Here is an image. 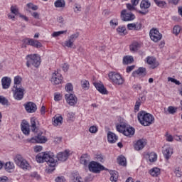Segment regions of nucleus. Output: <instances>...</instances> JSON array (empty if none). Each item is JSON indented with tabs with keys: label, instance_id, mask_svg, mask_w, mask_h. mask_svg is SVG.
Wrapping results in <instances>:
<instances>
[{
	"label": "nucleus",
	"instance_id": "obj_43",
	"mask_svg": "<svg viewBox=\"0 0 182 182\" xmlns=\"http://www.w3.org/2000/svg\"><path fill=\"white\" fill-rule=\"evenodd\" d=\"M181 31V27L178 25L174 26L173 28V33L177 36Z\"/></svg>",
	"mask_w": 182,
	"mask_h": 182
},
{
	"label": "nucleus",
	"instance_id": "obj_46",
	"mask_svg": "<svg viewBox=\"0 0 182 182\" xmlns=\"http://www.w3.org/2000/svg\"><path fill=\"white\" fill-rule=\"evenodd\" d=\"M149 159L151 163H154V161H156V160H157V154H156L155 153H151L149 154Z\"/></svg>",
	"mask_w": 182,
	"mask_h": 182
},
{
	"label": "nucleus",
	"instance_id": "obj_2",
	"mask_svg": "<svg viewBox=\"0 0 182 182\" xmlns=\"http://www.w3.org/2000/svg\"><path fill=\"white\" fill-rule=\"evenodd\" d=\"M137 117L142 126H150L154 123V117L146 111H140L138 113Z\"/></svg>",
	"mask_w": 182,
	"mask_h": 182
},
{
	"label": "nucleus",
	"instance_id": "obj_8",
	"mask_svg": "<svg viewBox=\"0 0 182 182\" xmlns=\"http://www.w3.org/2000/svg\"><path fill=\"white\" fill-rule=\"evenodd\" d=\"M151 6V4L149 0H142L140 4L141 10L138 12L141 15H147L149 14V8Z\"/></svg>",
	"mask_w": 182,
	"mask_h": 182
},
{
	"label": "nucleus",
	"instance_id": "obj_56",
	"mask_svg": "<svg viewBox=\"0 0 182 182\" xmlns=\"http://www.w3.org/2000/svg\"><path fill=\"white\" fill-rule=\"evenodd\" d=\"M32 39L33 38H26L22 40L23 43H25L26 45H30L32 42Z\"/></svg>",
	"mask_w": 182,
	"mask_h": 182
},
{
	"label": "nucleus",
	"instance_id": "obj_24",
	"mask_svg": "<svg viewBox=\"0 0 182 182\" xmlns=\"http://www.w3.org/2000/svg\"><path fill=\"white\" fill-rule=\"evenodd\" d=\"M117 136L116 135V134L112 132H109L107 133V140L109 141V143H116V141H117Z\"/></svg>",
	"mask_w": 182,
	"mask_h": 182
},
{
	"label": "nucleus",
	"instance_id": "obj_59",
	"mask_svg": "<svg viewBox=\"0 0 182 182\" xmlns=\"http://www.w3.org/2000/svg\"><path fill=\"white\" fill-rule=\"evenodd\" d=\"M54 100L55 102H59L60 100H62V96H60V94H55Z\"/></svg>",
	"mask_w": 182,
	"mask_h": 182
},
{
	"label": "nucleus",
	"instance_id": "obj_44",
	"mask_svg": "<svg viewBox=\"0 0 182 182\" xmlns=\"http://www.w3.org/2000/svg\"><path fill=\"white\" fill-rule=\"evenodd\" d=\"M22 82V78L20 76H16L14 77V86H21V82Z\"/></svg>",
	"mask_w": 182,
	"mask_h": 182
},
{
	"label": "nucleus",
	"instance_id": "obj_16",
	"mask_svg": "<svg viewBox=\"0 0 182 182\" xmlns=\"http://www.w3.org/2000/svg\"><path fill=\"white\" fill-rule=\"evenodd\" d=\"M69 158V151L65 150L64 152L57 154L56 159L58 161H66Z\"/></svg>",
	"mask_w": 182,
	"mask_h": 182
},
{
	"label": "nucleus",
	"instance_id": "obj_28",
	"mask_svg": "<svg viewBox=\"0 0 182 182\" xmlns=\"http://www.w3.org/2000/svg\"><path fill=\"white\" fill-rule=\"evenodd\" d=\"M163 154L165 156V159L166 160H168V159H170V157H171V155L173 154V149L171 147H166L163 151Z\"/></svg>",
	"mask_w": 182,
	"mask_h": 182
},
{
	"label": "nucleus",
	"instance_id": "obj_52",
	"mask_svg": "<svg viewBox=\"0 0 182 182\" xmlns=\"http://www.w3.org/2000/svg\"><path fill=\"white\" fill-rule=\"evenodd\" d=\"M168 112L170 113V114H174V113H176L177 112V108L170 106L168 107Z\"/></svg>",
	"mask_w": 182,
	"mask_h": 182
},
{
	"label": "nucleus",
	"instance_id": "obj_34",
	"mask_svg": "<svg viewBox=\"0 0 182 182\" xmlns=\"http://www.w3.org/2000/svg\"><path fill=\"white\" fill-rule=\"evenodd\" d=\"M54 5L55 8H65L66 6V2L65 0H57L55 1Z\"/></svg>",
	"mask_w": 182,
	"mask_h": 182
},
{
	"label": "nucleus",
	"instance_id": "obj_6",
	"mask_svg": "<svg viewBox=\"0 0 182 182\" xmlns=\"http://www.w3.org/2000/svg\"><path fill=\"white\" fill-rule=\"evenodd\" d=\"M88 168L90 171L92 173H95V174H99L100 171H102V170H105V166H103L102 164L92 161L90 162L88 164Z\"/></svg>",
	"mask_w": 182,
	"mask_h": 182
},
{
	"label": "nucleus",
	"instance_id": "obj_31",
	"mask_svg": "<svg viewBox=\"0 0 182 182\" xmlns=\"http://www.w3.org/2000/svg\"><path fill=\"white\" fill-rule=\"evenodd\" d=\"M109 173H110V181H112V182H116L117 181V178H119V173H117V171H109Z\"/></svg>",
	"mask_w": 182,
	"mask_h": 182
},
{
	"label": "nucleus",
	"instance_id": "obj_23",
	"mask_svg": "<svg viewBox=\"0 0 182 182\" xmlns=\"http://www.w3.org/2000/svg\"><path fill=\"white\" fill-rule=\"evenodd\" d=\"M31 129L33 133H38L39 132V128L36 127V118L32 117L31 119Z\"/></svg>",
	"mask_w": 182,
	"mask_h": 182
},
{
	"label": "nucleus",
	"instance_id": "obj_35",
	"mask_svg": "<svg viewBox=\"0 0 182 182\" xmlns=\"http://www.w3.org/2000/svg\"><path fill=\"white\" fill-rule=\"evenodd\" d=\"M30 46L39 49L40 48H42V43L38 40L32 39Z\"/></svg>",
	"mask_w": 182,
	"mask_h": 182
},
{
	"label": "nucleus",
	"instance_id": "obj_55",
	"mask_svg": "<svg viewBox=\"0 0 182 182\" xmlns=\"http://www.w3.org/2000/svg\"><path fill=\"white\" fill-rule=\"evenodd\" d=\"M65 90L66 92H72V90H73V85H72V83H68L66 85Z\"/></svg>",
	"mask_w": 182,
	"mask_h": 182
},
{
	"label": "nucleus",
	"instance_id": "obj_1",
	"mask_svg": "<svg viewBox=\"0 0 182 182\" xmlns=\"http://www.w3.org/2000/svg\"><path fill=\"white\" fill-rule=\"evenodd\" d=\"M36 160L37 163H45L50 167H55L58 164V159H55V155L51 152H41L36 155Z\"/></svg>",
	"mask_w": 182,
	"mask_h": 182
},
{
	"label": "nucleus",
	"instance_id": "obj_45",
	"mask_svg": "<svg viewBox=\"0 0 182 182\" xmlns=\"http://www.w3.org/2000/svg\"><path fill=\"white\" fill-rule=\"evenodd\" d=\"M67 32H68V30L56 31V32L53 33L52 36H53V38H56L58 36H60V35H63V33H66Z\"/></svg>",
	"mask_w": 182,
	"mask_h": 182
},
{
	"label": "nucleus",
	"instance_id": "obj_47",
	"mask_svg": "<svg viewBox=\"0 0 182 182\" xmlns=\"http://www.w3.org/2000/svg\"><path fill=\"white\" fill-rule=\"evenodd\" d=\"M155 4L157 5V6H159V8H163L164 6H166V1H160V0H154Z\"/></svg>",
	"mask_w": 182,
	"mask_h": 182
},
{
	"label": "nucleus",
	"instance_id": "obj_36",
	"mask_svg": "<svg viewBox=\"0 0 182 182\" xmlns=\"http://www.w3.org/2000/svg\"><path fill=\"white\" fill-rule=\"evenodd\" d=\"M63 120V117H62V116H55L53 121L54 126H59V124H62Z\"/></svg>",
	"mask_w": 182,
	"mask_h": 182
},
{
	"label": "nucleus",
	"instance_id": "obj_41",
	"mask_svg": "<svg viewBox=\"0 0 182 182\" xmlns=\"http://www.w3.org/2000/svg\"><path fill=\"white\" fill-rule=\"evenodd\" d=\"M23 158L21 155H17L14 158V161L17 166H19L23 161Z\"/></svg>",
	"mask_w": 182,
	"mask_h": 182
},
{
	"label": "nucleus",
	"instance_id": "obj_60",
	"mask_svg": "<svg viewBox=\"0 0 182 182\" xmlns=\"http://www.w3.org/2000/svg\"><path fill=\"white\" fill-rule=\"evenodd\" d=\"M35 153H39V151H42V146H36L34 147Z\"/></svg>",
	"mask_w": 182,
	"mask_h": 182
},
{
	"label": "nucleus",
	"instance_id": "obj_48",
	"mask_svg": "<svg viewBox=\"0 0 182 182\" xmlns=\"http://www.w3.org/2000/svg\"><path fill=\"white\" fill-rule=\"evenodd\" d=\"M73 41L68 38V40L65 41L64 46H66L67 48H73Z\"/></svg>",
	"mask_w": 182,
	"mask_h": 182
},
{
	"label": "nucleus",
	"instance_id": "obj_19",
	"mask_svg": "<svg viewBox=\"0 0 182 182\" xmlns=\"http://www.w3.org/2000/svg\"><path fill=\"white\" fill-rule=\"evenodd\" d=\"M21 131L25 134V136H29L31 134V126H29V123L24 122L21 124Z\"/></svg>",
	"mask_w": 182,
	"mask_h": 182
},
{
	"label": "nucleus",
	"instance_id": "obj_37",
	"mask_svg": "<svg viewBox=\"0 0 182 182\" xmlns=\"http://www.w3.org/2000/svg\"><path fill=\"white\" fill-rule=\"evenodd\" d=\"M4 167L6 171H9V173H11V170H14V168H15V165L14 164V163L9 161L6 163Z\"/></svg>",
	"mask_w": 182,
	"mask_h": 182
},
{
	"label": "nucleus",
	"instance_id": "obj_33",
	"mask_svg": "<svg viewBox=\"0 0 182 182\" xmlns=\"http://www.w3.org/2000/svg\"><path fill=\"white\" fill-rule=\"evenodd\" d=\"M140 48V44L138 42H134L129 46L131 52H137Z\"/></svg>",
	"mask_w": 182,
	"mask_h": 182
},
{
	"label": "nucleus",
	"instance_id": "obj_9",
	"mask_svg": "<svg viewBox=\"0 0 182 182\" xmlns=\"http://www.w3.org/2000/svg\"><path fill=\"white\" fill-rule=\"evenodd\" d=\"M42 134V132H39L37 136L28 139L27 141L28 143H46L48 139Z\"/></svg>",
	"mask_w": 182,
	"mask_h": 182
},
{
	"label": "nucleus",
	"instance_id": "obj_64",
	"mask_svg": "<svg viewBox=\"0 0 182 182\" xmlns=\"http://www.w3.org/2000/svg\"><path fill=\"white\" fill-rule=\"evenodd\" d=\"M55 181H56V182H63V176H58L55 179Z\"/></svg>",
	"mask_w": 182,
	"mask_h": 182
},
{
	"label": "nucleus",
	"instance_id": "obj_17",
	"mask_svg": "<svg viewBox=\"0 0 182 182\" xmlns=\"http://www.w3.org/2000/svg\"><path fill=\"white\" fill-rule=\"evenodd\" d=\"M93 85L100 93L102 95H107V90H106V87H105V85L102 83L94 82Z\"/></svg>",
	"mask_w": 182,
	"mask_h": 182
},
{
	"label": "nucleus",
	"instance_id": "obj_62",
	"mask_svg": "<svg viewBox=\"0 0 182 182\" xmlns=\"http://www.w3.org/2000/svg\"><path fill=\"white\" fill-rule=\"evenodd\" d=\"M9 179L8 178L7 176H1L0 177V181L1 182H6L8 181Z\"/></svg>",
	"mask_w": 182,
	"mask_h": 182
},
{
	"label": "nucleus",
	"instance_id": "obj_49",
	"mask_svg": "<svg viewBox=\"0 0 182 182\" xmlns=\"http://www.w3.org/2000/svg\"><path fill=\"white\" fill-rule=\"evenodd\" d=\"M79 38V33H75L74 34H72L70 37H69V40L71 41L72 42H75V41H76V39H77Z\"/></svg>",
	"mask_w": 182,
	"mask_h": 182
},
{
	"label": "nucleus",
	"instance_id": "obj_21",
	"mask_svg": "<svg viewBox=\"0 0 182 182\" xmlns=\"http://www.w3.org/2000/svg\"><path fill=\"white\" fill-rule=\"evenodd\" d=\"M127 29L129 31H140L141 29V23H129L127 24Z\"/></svg>",
	"mask_w": 182,
	"mask_h": 182
},
{
	"label": "nucleus",
	"instance_id": "obj_42",
	"mask_svg": "<svg viewBox=\"0 0 182 182\" xmlns=\"http://www.w3.org/2000/svg\"><path fill=\"white\" fill-rule=\"evenodd\" d=\"M89 81L86 80H81V86L84 90H89Z\"/></svg>",
	"mask_w": 182,
	"mask_h": 182
},
{
	"label": "nucleus",
	"instance_id": "obj_20",
	"mask_svg": "<svg viewBox=\"0 0 182 182\" xmlns=\"http://www.w3.org/2000/svg\"><path fill=\"white\" fill-rule=\"evenodd\" d=\"M11 80L9 77H4L1 79V85L3 89H9L11 86Z\"/></svg>",
	"mask_w": 182,
	"mask_h": 182
},
{
	"label": "nucleus",
	"instance_id": "obj_3",
	"mask_svg": "<svg viewBox=\"0 0 182 182\" xmlns=\"http://www.w3.org/2000/svg\"><path fill=\"white\" fill-rule=\"evenodd\" d=\"M26 66L27 68H31V65L34 66V68H38L41 65V57L38 54H29L26 57Z\"/></svg>",
	"mask_w": 182,
	"mask_h": 182
},
{
	"label": "nucleus",
	"instance_id": "obj_39",
	"mask_svg": "<svg viewBox=\"0 0 182 182\" xmlns=\"http://www.w3.org/2000/svg\"><path fill=\"white\" fill-rule=\"evenodd\" d=\"M71 180L73 182H83L82 181V177H80L78 174L76 173L72 174Z\"/></svg>",
	"mask_w": 182,
	"mask_h": 182
},
{
	"label": "nucleus",
	"instance_id": "obj_58",
	"mask_svg": "<svg viewBox=\"0 0 182 182\" xmlns=\"http://www.w3.org/2000/svg\"><path fill=\"white\" fill-rule=\"evenodd\" d=\"M96 159L98 161H100L101 163H103V161H105V156L102 154L97 155Z\"/></svg>",
	"mask_w": 182,
	"mask_h": 182
},
{
	"label": "nucleus",
	"instance_id": "obj_4",
	"mask_svg": "<svg viewBox=\"0 0 182 182\" xmlns=\"http://www.w3.org/2000/svg\"><path fill=\"white\" fill-rule=\"evenodd\" d=\"M117 132L122 133L124 136L131 137L134 134V128L127 127L126 124H120L119 125L116 126Z\"/></svg>",
	"mask_w": 182,
	"mask_h": 182
},
{
	"label": "nucleus",
	"instance_id": "obj_29",
	"mask_svg": "<svg viewBox=\"0 0 182 182\" xmlns=\"http://www.w3.org/2000/svg\"><path fill=\"white\" fill-rule=\"evenodd\" d=\"M161 173V171H160V168L157 167L153 168L149 171V174H151L152 177H159Z\"/></svg>",
	"mask_w": 182,
	"mask_h": 182
},
{
	"label": "nucleus",
	"instance_id": "obj_32",
	"mask_svg": "<svg viewBox=\"0 0 182 182\" xmlns=\"http://www.w3.org/2000/svg\"><path fill=\"white\" fill-rule=\"evenodd\" d=\"M117 163L119 164V166H127V162L126 161V157L124 156L121 155L117 158Z\"/></svg>",
	"mask_w": 182,
	"mask_h": 182
},
{
	"label": "nucleus",
	"instance_id": "obj_57",
	"mask_svg": "<svg viewBox=\"0 0 182 182\" xmlns=\"http://www.w3.org/2000/svg\"><path fill=\"white\" fill-rule=\"evenodd\" d=\"M90 133H97V126H91L89 129Z\"/></svg>",
	"mask_w": 182,
	"mask_h": 182
},
{
	"label": "nucleus",
	"instance_id": "obj_11",
	"mask_svg": "<svg viewBox=\"0 0 182 182\" xmlns=\"http://www.w3.org/2000/svg\"><path fill=\"white\" fill-rule=\"evenodd\" d=\"M121 19L124 22H128L129 21H134L136 19V16L133 13H127L126 9H124L121 11Z\"/></svg>",
	"mask_w": 182,
	"mask_h": 182
},
{
	"label": "nucleus",
	"instance_id": "obj_27",
	"mask_svg": "<svg viewBox=\"0 0 182 182\" xmlns=\"http://www.w3.org/2000/svg\"><path fill=\"white\" fill-rule=\"evenodd\" d=\"M141 102H146V96L144 95L140 98L138 99V100L136 102L135 106H134V110L135 112H139L140 110V106L141 105Z\"/></svg>",
	"mask_w": 182,
	"mask_h": 182
},
{
	"label": "nucleus",
	"instance_id": "obj_25",
	"mask_svg": "<svg viewBox=\"0 0 182 182\" xmlns=\"http://www.w3.org/2000/svg\"><path fill=\"white\" fill-rule=\"evenodd\" d=\"M144 146H146V142L142 139H139L134 144V149L139 151L140 150H143V149H144Z\"/></svg>",
	"mask_w": 182,
	"mask_h": 182
},
{
	"label": "nucleus",
	"instance_id": "obj_61",
	"mask_svg": "<svg viewBox=\"0 0 182 182\" xmlns=\"http://www.w3.org/2000/svg\"><path fill=\"white\" fill-rule=\"evenodd\" d=\"M135 67H136L135 65L128 66L127 68V73H130V72H132V70H133Z\"/></svg>",
	"mask_w": 182,
	"mask_h": 182
},
{
	"label": "nucleus",
	"instance_id": "obj_10",
	"mask_svg": "<svg viewBox=\"0 0 182 182\" xmlns=\"http://www.w3.org/2000/svg\"><path fill=\"white\" fill-rule=\"evenodd\" d=\"M149 36L154 42H159V41H161V38H163V35L160 33V31H159L157 28L151 29Z\"/></svg>",
	"mask_w": 182,
	"mask_h": 182
},
{
	"label": "nucleus",
	"instance_id": "obj_22",
	"mask_svg": "<svg viewBox=\"0 0 182 182\" xmlns=\"http://www.w3.org/2000/svg\"><path fill=\"white\" fill-rule=\"evenodd\" d=\"M80 161L81 164L84 166H87L90 163V156L87 154H82L80 157Z\"/></svg>",
	"mask_w": 182,
	"mask_h": 182
},
{
	"label": "nucleus",
	"instance_id": "obj_51",
	"mask_svg": "<svg viewBox=\"0 0 182 182\" xmlns=\"http://www.w3.org/2000/svg\"><path fill=\"white\" fill-rule=\"evenodd\" d=\"M0 103L3 105V106L8 105V100L4 96L0 95Z\"/></svg>",
	"mask_w": 182,
	"mask_h": 182
},
{
	"label": "nucleus",
	"instance_id": "obj_15",
	"mask_svg": "<svg viewBox=\"0 0 182 182\" xmlns=\"http://www.w3.org/2000/svg\"><path fill=\"white\" fill-rule=\"evenodd\" d=\"M146 63L150 65L151 69H156V68L160 65V63H159V62L156 60V58L150 56L146 58Z\"/></svg>",
	"mask_w": 182,
	"mask_h": 182
},
{
	"label": "nucleus",
	"instance_id": "obj_50",
	"mask_svg": "<svg viewBox=\"0 0 182 182\" xmlns=\"http://www.w3.org/2000/svg\"><path fill=\"white\" fill-rule=\"evenodd\" d=\"M168 82H171L172 83H175V85H177L178 86H180V85H181V82H180V81L171 77H168Z\"/></svg>",
	"mask_w": 182,
	"mask_h": 182
},
{
	"label": "nucleus",
	"instance_id": "obj_53",
	"mask_svg": "<svg viewBox=\"0 0 182 182\" xmlns=\"http://www.w3.org/2000/svg\"><path fill=\"white\" fill-rule=\"evenodd\" d=\"M109 24H110V26H112V28H116V26L119 25V22H117V20L114 19L109 21Z\"/></svg>",
	"mask_w": 182,
	"mask_h": 182
},
{
	"label": "nucleus",
	"instance_id": "obj_18",
	"mask_svg": "<svg viewBox=\"0 0 182 182\" xmlns=\"http://www.w3.org/2000/svg\"><path fill=\"white\" fill-rule=\"evenodd\" d=\"M146 68H143V67H140L139 68H138V70L134 71L132 73V76L134 77H136V76H141V77H144V76H146Z\"/></svg>",
	"mask_w": 182,
	"mask_h": 182
},
{
	"label": "nucleus",
	"instance_id": "obj_40",
	"mask_svg": "<svg viewBox=\"0 0 182 182\" xmlns=\"http://www.w3.org/2000/svg\"><path fill=\"white\" fill-rule=\"evenodd\" d=\"M117 32L119 35L123 36L126 35V27L125 26H119L117 28Z\"/></svg>",
	"mask_w": 182,
	"mask_h": 182
},
{
	"label": "nucleus",
	"instance_id": "obj_38",
	"mask_svg": "<svg viewBox=\"0 0 182 182\" xmlns=\"http://www.w3.org/2000/svg\"><path fill=\"white\" fill-rule=\"evenodd\" d=\"M21 168H23V170H28L29 168V163H28V161L23 160V161L21 163V164L18 166Z\"/></svg>",
	"mask_w": 182,
	"mask_h": 182
},
{
	"label": "nucleus",
	"instance_id": "obj_30",
	"mask_svg": "<svg viewBox=\"0 0 182 182\" xmlns=\"http://www.w3.org/2000/svg\"><path fill=\"white\" fill-rule=\"evenodd\" d=\"M133 62H134V59L132 55H126L123 58V65H130Z\"/></svg>",
	"mask_w": 182,
	"mask_h": 182
},
{
	"label": "nucleus",
	"instance_id": "obj_14",
	"mask_svg": "<svg viewBox=\"0 0 182 182\" xmlns=\"http://www.w3.org/2000/svg\"><path fill=\"white\" fill-rule=\"evenodd\" d=\"M63 80V77H62V75L59 73H53L52 75L51 82L54 83V85H60V83H62V81Z\"/></svg>",
	"mask_w": 182,
	"mask_h": 182
},
{
	"label": "nucleus",
	"instance_id": "obj_63",
	"mask_svg": "<svg viewBox=\"0 0 182 182\" xmlns=\"http://www.w3.org/2000/svg\"><path fill=\"white\" fill-rule=\"evenodd\" d=\"M31 16L36 19H39V14L38 12H33L31 14Z\"/></svg>",
	"mask_w": 182,
	"mask_h": 182
},
{
	"label": "nucleus",
	"instance_id": "obj_12",
	"mask_svg": "<svg viewBox=\"0 0 182 182\" xmlns=\"http://www.w3.org/2000/svg\"><path fill=\"white\" fill-rule=\"evenodd\" d=\"M65 99L70 106H75L77 103V97L73 94H65Z\"/></svg>",
	"mask_w": 182,
	"mask_h": 182
},
{
	"label": "nucleus",
	"instance_id": "obj_13",
	"mask_svg": "<svg viewBox=\"0 0 182 182\" xmlns=\"http://www.w3.org/2000/svg\"><path fill=\"white\" fill-rule=\"evenodd\" d=\"M24 107L27 112V113H35L36 110H38V107H36V104L35 102H28L24 104Z\"/></svg>",
	"mask_w": 182,
	"mask_h": 182
},
{
	"label": "nucleus",
	"instance_id": "obj_26",
	"mask_svg": "<svg viewBox=\"0 0 182 182\" xmlns=\"http://www.w3.org/2000/svg\"><path fill=\"white\" fill-rule=\"evenodd\" d=\"M131 4H127V8L129 9V11H135L136 7L137 5H139V2H140V0H131Z\"/></svg>",
	"mask_w": 182,
	"mask_h": 182
},
{
	"label": "nucleus",
	"instance_id": "obj_7",
	"mask_svg": "<svg viewBox=\"0 0 182 182\" xmlns=\"http://www.w3.org/2000/svg\"><path fill=\"white\" fill-rule=\"evenodd\" d=\"M13 90L14 97L16 100H22L23 99V92H25V89L22 86L14 85Z\"/></svg>",
	"mask_w": 182,
	"mask_h": 182
},
{
	"label": "nucleus",
	"instance_id": "obj_5",
	"mask_svg": "<svg viewBox=\"0 0 182 182\" xmlns=\"http://www.w3.org/2000/svg\"><path fill=\"white\" fill-rule=\"evenodd\" d=\"M108 77L110 79L111 82L114 83V85H120L124 83V79H123L122 75L114 71L109 72L108 74Z\"/></svg>",
	"mask_w": 182,
	"mask_h": 182
},
{
	"label": "nucleus",
	"instance_id": "obj_54",
	"mask_svg": "<svg viewBox=\"0 0 182 182\" xmlns=\"http://www.w3.org/2000/svg\"><path fill=\"white\" fill-rule=\"evenodd\" d=\"M11 14H14V15H18L19 14V11L16 8V6H12L11 7Z\"/></svg>",
	"mask_w": 182,
	"mask_h": 182
}]
</instances>
